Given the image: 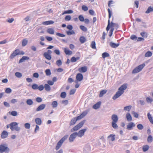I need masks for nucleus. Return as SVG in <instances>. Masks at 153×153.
Segmentation results:
<instances>
[{
	"mask_svg": "<svg viewBox=\"0 0 153 153\" xmlns=\"http://www.w3.org/2000/svg\"><path fill=\"white\" fill-rule=\"evenodd\" d=\"M132 106L131 105H128L125 107L124 108V110L129 111L131 109Z\"/></svg>",
	"mask_w": 153,
	"mask_h": 153,
	"instance_id": "nucleus-34",
	"label": "nucleus"
},
{
	"mask_svg": "<svg viewBox=\"0 0 153 153\" xmlns=\"http://www.w3.org/2000/svg\"><path fill=\"white\" fill-rule=\"evenodd\" d=\"M24 126L25 128L26 129H29L30 126V124L28 123H25Z\"/></svg>",
	"mask_w": 153,
	"mask_h": 153,
	"instance_id": "nucleus-57",
	"label": "nucleus"
},
{
	"mask_svg": "<svg viewBox=\"0 0 153 153\" xmlns=\"http://www.w3.org/2000/svg\"><path fill=\"white\" fill-rule=\"evenodd\" d=\"M54 22L51 20L48 21L43 22H42V24L44 25H48L54 23Z\"/></svg>",
	"mask_w": 153,
	"mask_h": 153,
	"instance_id": "nucleus-21",
	"label": "nucleus"
},
{
	"mask_svg": "<svg viewBox=\"0 0 153 153\" xmlns=\"http://www.w3.org/2000/svg\"><path fill=\"white\" fill-rule=\"evenodd\" d=\"M112 120V122H117L118 120V117L117 115L114 114H113L111 117Z\"/></svg>",
	"mask_w": 153,
	"mask_h": 153,
	"instance_id": "nucleus-13",
	"label": "nucleus"
},
{
	"mask_svg": "<svg viewBox=\"0 0 153 153\" xmlns=\"http://www.w3.org/2000/svg\"><path fill=\"white\" fill-rule=\"evenodd\" d=\"M18 124L16 122H13L10 124V128L12 131L14 130L19 131H20V128L18 126Z\"/></svg>",
	"mask_w": 153,
	"mask_h": 153,
	"instance_id": "nucleus-2",
	"label": "nucleus"
},
{
	"mask_svg": "<svg viewBox=\"0 0 153 153\" xmlns=\"http://www.w3.org/2000/svg\"><path fill=\"white\" fill-rule=\"evenodd\" d=\"M79 41L82 43H84L86 41L85 38L83 36H81L79 38Z\"/></svg>",
	"mask_w": 153,
	"mask_h": 153,
	"instance_id": "nucleus-32",
	"label": "nucleus"
},
{
	"mask_svg": "<svg viewBox=\"0 0 153 153\" xmlns=\"http://www.w3.org/2000/svg\"><path fill=\"white\" fill-rule=\"evenodd\" d=\"M140 35L143 37L146 38L147 37V34L146 32H143L140 33Z\"/></svg>",
	"mask_w": 153,
	"mask_h": 153,
	"instance_id": "nucleus-46",
	"label": "nucleus"
},
{
	"mask_svg": "<svg viewBox=\"0 0 153 153\" xmlns=\"http://www.w3.org/2000/svg\"><path fill=\"white\" fill-rule=\"evenodd\" d=\"M48 60H50L51 59V55L48 54L46 53H44L43 55Z\"/></svg>",
	"mask_w": 153,
	"mask_h": 153,
	"instance_id": "nucleus-19",
	"label": "nucleus"
},
{
	"mask_svg": "<svg viewBox=\"0 0 153 153\" xmlns=\"http://www.w3.org/2000/svg\"><path fill=\"white\" fill-rule=\"evenodd\" d=\"M131 114H133L135 118H138V117L139 115L138 114L134 111H132L131 112Z\"/></svg>",
	"mask_w": 153,
	"mask_h": 153,
	"instance_id": "nucleus-48",
	"label": "nucleus"
},
{
	"mask_svg": "<svg viewBox=\"0 0 153 153\" xmlns=\"http://www.w3.org/2000/svg\"><path fill=\"white\" fill-rule=\"evenodd\" d=\"M88 111H83L81 114V115L83 117H84L86 115L88 114Z\"/></svg>",
	"mask_w": 153,
	"mask_h": 153,
	"instance_id": "nucleus-59",
	"label": "nucleus"
},
{
	"mask_svg": "<svg viewBox=\"0 0 153 153\" xmlns=\"http://www.w3.org/2000/svg\"><path fill=\"white\" fill-rule=\"evenodd\" d=\"M68 135H66L63 137L58 143L56 147V149L57 150L59 149L61 146L63 142L67 139Z\"/></svg>",
	"mask_w": 153,
	"mask_h": 153,
	"instance_id": "nucleus-3",
	"label": "nucleus"
},
{
	"mask_svg": "<svg viewBox=\"0 0 153 153\" xmlns=\"http://www.w3.org/2000/svg\"><path fill=\"white\" fill-rule=\"evenodd\" d=\"M8 132L5 131H4L1 133V137L2 139H4L7 137L8 135Z\"/></svg>",
	"mask_w": 153,
	"mask_h": 153,
	"instance_id": "nucleus-14",
	"label": "nucleus"
},
{
	"mask_svg": "<svg viewBox=\"0 0 153 153\" xmlns=\"http://www.w3.org/2000/svg\"><path fill=\"white\" fill-rule=\"evenodd\" d=\"M152 11H153V10H152L151 7L150 6L148 8L146 12V13H149Z\"/></svg>",
	"mask_w": 153,
	"mask_h": 153,
	"instance_id": "nucleus-52",
	"label": "nucleus"
},
{
	"mask_svg": "<svg viewBox=\"0 0 153 153\" xmlns=\"http://www.w3.org/2000/svg\"><path fill=\"white\" fill-rule=\"evenodd\" d=\"M85 122V120H83L80 122L77 125L80 128H81Z\"/></svg>",
	"mask_w": 153,
	"mask_h": 153,
	"instance_id": "nucleus-42",
	"label": "nucleus"
},
{
	"mask_svg": "<svg viewBox=\"0 0 153 153\" xmlns=\"http://www.w3.org/2000/svg\"><path fill=\"white\" fill-rule=\"evenodd\" d=\"M11 92L12 90L10 88H7L5 90V92L7 94H9Z\"/></svg>",
	"mask_w": 153,
	"mask_h": 153,
	"instance_id": "nucleus-61",
	"label": "nucleus"
},
{
	"mask_svg": "<svg viewBox=\"0 0 153 153\" xmlns=\"http://www.w3.org/2000/svg\"><path fill=\"white\" fill-rule=\"evenodd\" d=\"M78 70L80 73H85L87 71V68L86 66H84L79 68Z\"/></svg>",
	"mask_w": 153,
	"mask_h": 153,
	"instance_id": "nucleus-17",
	"label": "nucleus"
},
{
	"mask_svg": "<svg viewBox=\"0 0 153 153\" xmlns=\"http://www.w3.org/2000/svg\"><path fill=\"white\" fill-rule=\"evenodd\" d=\"M146 100L148 103H151L153 102V99L152 98L150 97H146Z\"/></svg>",
	"mask_w": 153,
	"mask_h": 153,
	"instance_id": "nucleus-33",
	"label": "nucleus"
},
{
	"mask_svg": "<svg viewBox=\"0 0 153 153\" xmlns=\"http://www.w3.org/2000/svg\"><path fill=\"white\" fill-rule=\"evenodd\" d=\"M152 55V53L150 51H148L145 54V56L146 57H149L151 56Z\"/></svg>",
	"mask_w": 153,
	"mask_h": 153,
	"instance_id": "nucleus-40",
	"label": "nucleus"
},
{
	"mask_svg": "<svg viewBox=\"0 0 153 153\" xmlns=\"http://www.w3.org/2000/svg\"><path fill=\"white\" fill-rule=\"evenodd\" d=\"M102 56L103 58H105V57H109L110 55L108 53L104 52L102 53Z\"/></svg>",
	"mask_w": 153,
	"mask_h": 153,
	"instance_id": "nucleus-41",
	"label": "nucleus"
},
{
	"mask_svg": "<svg viewBox=\"0 0 153 153\" xmlns=\"http://www.w3.org/2000/svg\"><path fill=\"white\" fill-rule=\"evenodd\" d=\"M28 40L26 39H23L22 41V45L23 46H25L27 44Z\"/></svg>",
	"mask_w": 153,
	"mask_h": 153,
	"instance_id": "nucleus-35",
	"label": "nucleus"
},
{
	"mask_svg": "<svg viewBox=\"0 0 153 153\" xmlns=\"http://www.w3.org/2000/svg\"><path fill=\"white\" fill-rule=\"evenodd\" d=\"M127 88V85L126 84H123V85H121L118 88V91L113 97L112 99L113 100H115L120 97L123 94L124 92V90L126 89Z\"/></svg>",
	"mask_w": 153,
	"mask_h": 153,
	"instance_id": "nucleus-1",
	"label": "nucleus"
},
{
	"mask_svg": "<svg viewBox=\"0 0 153 153\" xmlns=\"http://www.w3.org/2000/svg\"><path fill=\"white\" fill-rule=\"evenodd\" d=\"M66 33L68 35H71L74 34L75 33L74 31L73 30L67 31Z\"/></svg>",
	"mask_w": 153,
	"mask_h": 153,
	"instance_id": "nucleus-43",
	"label": "nucleus"
},
{
	"mask_svg": "<svg viewBox=\"0 0 153 153\" xmlns=\"http://www.w3.org/2000/svg\"><path fill=\"white\" fill-rule=\"evenodd\" d=\"M51 105L53 108L57 107L58 105V103L57 101H53L51 103Z\"/></svg>",
	"mask_w": 153,
	"mask_h": 153,
	"instance_id": "nucleus-30",
	"label": "nucleus"
},
{
	"mask_svg": "<svg viewBox=\"0 0 153 153\" xmlns=\"http://www.w3.org/2000/svg\"><path fill=\"white\" fill-rule=\"evenodd\" d=\"M109 45L111 48H114L117 47L120 44L119 43L116 44L111 42L110 43Z\"/></svg>",
	"mask_w": 153,
	"mask_h": 153,
	"instance_id": "nucleus-16",
	"label": "nucleus"
},
{
	"mask_svg": "<svg viewBox=\"0 0 153 153\" xmlns=\"http://www.w3.org/2000/svg\"><path fill=\"white\" fill-rule=\"evenodd\" d=\"M107 91L106 90H103L100 91V94L99 97H102L103 95L106 93Z\"/></svg>",
	"mask_w": 153,
	"mask_h": 153,
	"instance_id": "nucleus-28",
	"label": "nucleus"
},
{
	"mask_svg": "<svg viewBox=\"0 0 153 153\" xmlns=\"http://www.w3.org/2000/svg\"><path fill=\"white\" fill-rule=\"evenodd\" d=\"M80 128L77 125L74 127L72 129H71V132H73L74 131H76L77 130L79 129Z\"/></svg>",
	"mask_w": 153,
	"mask_h": 153,
	"instance_id": "nucleus-29",
	"label": "nucleus"
},
{
	"mask_svg": "<svg viewBox=\"0 0 153 153\" xmlns=\"http://www.w3.org/2000/svg\"><path fill=\"white\" fill-rule=\"evenodd\" d=\"M45 90L47 91H49L51 90V88L50 85L47 84H45L44 86Z\"/></svg>",
	"mask_w": 153,
	"mask_h": 153,
	"instance_id": "nucleus-27",
	"label": "nucleus"
},
{
	"mask_svg": "<svg viewBox=\"0 0 153 153\" xmlns=\"http://www.w3.org/2000/svg\"><path fill=\"white\" fill-rule=\"evenodd\" d=\"M56 64L58 66H60L62 64V62L60 59L58 60L56 62Z\"/></svg>",
	"mask_w": 153,
	"mask_h": 153,
	"instance_id": "nucleus-53",
	"label": "nucleus"
},
{
	"mask_svg": "<svg viewBox=\"0 0 153 153\" xmlns=\"http://www.w3.org/2000/svg\"><path fill=\"white\" fill-rule=\"evenodd\" d=\"M76 132H74L71 134L70 136L69 141L70 142L74 141L75 139L77 136Z\"/></svg>",
	"mask_w": 153,
	"mask_h": 153,
	"instance_id": "nucleus-9",
	"label": "nucleus"
},
{
	"mask_svg": "<svg viewBox=\"0 0 153 153\" xmlns=\"http://www.w3.org/2000/svg\"><path fill=\"white\" fill-rule=\"evenodd\" d=\"M79 20L81 22H83L84 21V18L82 15H79L78 17Z\"/></svg>",
	"mask_w": 153,
	"mask_h": 153,
	"instance_id": "nucleus-62",
	"label": "nucleus"
},
{
	"mask_svg": "<svg viewBox=\"0 0 153 153\" xmlns=\"http://www.w3.org/2000/svg\"><path fill=\"white\" fill-rule=\"evenodd\" d=\"M135 125V124L133 122L129 123L127 126L126 128L128 130H132Z\"/></svg>",
	"mask_w": 153,
	"mask_h": 153,
	"instance_id": "nucleus-10",
	"label": "nucleus"
},
{
	"mask_svg": "<svg viewBox=\"0 0 153 153\" xmlns=\"http://www.w3.org/2000/svg\"><path fill=\"white\" fill-rule=\"evenodd\" d=\"M80 28L82 31L84 32H86L87 30V29L86 27L83 25H81L80 26Z\"/></svg>",
	"mask_w": 153,
	"mask_h": 153,
	"instance_id": "nucleus-47",
	"label": "nucleus"
},
{
	"mask_svg": "<svg viewBox=\"0 0 153 153\" xmlns=\"http://www.w3.org/2000/svg\"><path fill=\"white\" fill-rule=\"evenodd\" d=\"M147 116L148 119H149L150 122L152 124H153V120L152 119V116L149 113L147 114Z\"/></svg>",
	"mask_w": 153,
	"mask_h": 153,
	"instance_id": "nucleus-26",
	"label": "nucleus"
},
{
	"mask_svg": "<svg viewBox=\"0 0 153 153\" xmlns=\"http://www.w3.org/2000/svg\"><path fill=\"white\" fill-rule=\"evenodd\" d=\"M29 59V58L27 56H23L22 58L20 59L19 61V63H21L24 62V61L26 60H27Z\"/></svg>",
	"mask_w": 153,
	"mask_h": 153,
	"instance_id": "nucleus-23",
	"label": "nucleus"
},
{
	"mask_svg": "<svg viewBox=\"0 0 153 153\" xmlns=\"http://www.w3.org/2000/svg\"><path fill=\"white\" fill-rule=\"evenodd\" d=\"M66 96V93L65 92H63L61 93L60 94V97L61 98H65Z\"/></svg>",
	"mask_w": 153,
	"mask_h": 153,
	"instance_id": "nucleus-50",
	"label": "nucleus"
},
{
	"mask_svg": "<svg viewBox=\"0 0 153 153\" xmlns=\"http://www.w3.org/2000/svg\"><path fill=\"white\" fill-rule=\"evenodd\" d=\"M137 127L138 129L140 130H142L144 128L143 126L141 124H138L137 126Z\"/></svg>",
	"mask_w": 153,
	"mask_h": 153,
	"instance_id": "nucleus-54",
	"label": "nucleus"
},
{
	"mask_svg": "<svg viewBox=\"0 0 153 153\" xmlns=\"http://www.w3.org/2000/svg\"><path fill=\"white\" fill-rule=\"evenodd\" d=\"M47 32L49 34H53L54 33V30L53 28H50L47 29Z\"/></svg>",
	"mask_w": 153,
	"mask_h": 153,
	"instance_id": "nucleus-24",
	"label": "nucleus"
},
{
	"mask_svg": "<svg viewBox=\"0 0 153 153\" xmlns=\"http://www.w3.org/2000/svg\"><path fill=\"white\" fill-rule=\"evenodd\" d=\"M64 52L66 55H70L72 53L71 51L67 50L66 48H64Z\"/></svg>",
	"mask_w": 153,
	"mask_h": 153,
	"instance_id": "nucleus-31",
	"label": "nucleus"
},
{
	"mask_svg": "<svg viewBox=\"0 0 153 153\" xmlns=\"http://www.w3.org/2000/svg\"><path fill=\"white\" fill-rule=\"evenodd\" d=\"M149 146L147 145L143 146V150L144 152H145L149 149Z\"/></svg>",
	"mask_w": 153,
	"mask_h": 153,
	"instance_id": "nucleus-39",
	"label": "nucleus"
},
{
	"mask_svg": "<svg viewBox=\"0 0 153 153\" xmlns=\"http://www.w3.org/2000/svg\"><path fill=\"white\" fill-rule=\"evenodd\" d=\"M87 129L84 128L79 130L78 132H76L77 136L79 137H82L84 134L85 132L86 131Z\"/></svg>",
	"mask_w": 153,
	"mask_h": 153,
	"instance_id": "nucleus-8",
	"label": "nucleus"
},
{
	"mask_svg": "<svg viewBox=\"0 0 153 153\" xmlns=\"http://www.w3.org/2000/svg\"><path fill=\"white\" fill-rule=\"evenodd\" d=\"M108 138L109 140L113 141L115 140V135L113 134H110L108 137Z\"/></svg>",
	"mask_w": 153,
	"mask_h": 153,
	"instance_id": "nucleus-20",
	"label": "nucleus"
},
{
	"mask_svg": "<svg viewBox=\"0 0 153 153\" xmlns=\"http://www.w3.org/2000/svg\"><path fill=\"white\" fill-rule=\"evenodd\" d=\"M9 113H10V114L13 116H16L17 115V113L16 111H13L11 112H9Z\"/></svg>",
	"mask_w": 153,
	"mask_h": 153,
	"instance_id": "nucleus-49",
	"label": "nucleus"
},
{
	"mask_svg": "<svg viewBox=\"0 0 153 153\" xmlns=\"http://www.w3.org/2000/svg\"><path fill=\"white\" fill-rule=\"evenodd\" d=\"M46 74L47 76H50L51 74V71L49 69H47L45 71Z\"/></svg>",
	"mask_w": 153,
	"mask_h": 153,
	"instance_id": "nucleus-44",
	"label": "nucleus"
},
{
	"mask_svg": "<svg viewBox=\"0 0 153 153\" xmlns=\"http://www.w3.org/2000/svg\"><path fill=\"white\" fill-rule=\"evenodd\" d=\"M27 104L29 105H31L33 104V102L31 99H27L26 101Z\"/></svg>",
	"mask_w": 153,
	"mask_h": 153,
	"instance_id": "nucleus-37",
	"label": "nucleus"
},
{
	"mask_svg": "<svg viewBox=\"0 0 153 153\" xmlns=\"http://www.w3.org/2000/svg\"><path fill=\"white\" fill-rule=\"evenodd\" d=\"M117 122H111V125L113 128L114 129H117L118 128V126L116 124Z\"/></svg>",
	"mask_w": 153,
	"mask_h": 153,
	"instance_id": "nucleus-38",
	"label": "nucleus"
},
{
	"mask_svg": "<svg viewBox=\"0 0 153 153\" xmlns=\"http://www.w3.org/2000/svg\"><path fill=\"white\" fill-rule=\"evenodd\" d=\"M145 66L144 63L136 67L132 71V74L137 73L140 71Z\"/></svg>",
	"mask_w": 153,
	"mask_h": 153,
	"instance_id": "nucleus-4",
	"label": "nucleus"
},
{
	"mask_svg": "<svg viewBox=\"0 0 153 153\" xmlns=\"http://www.w3.org/2000/svg\"><path fill=\"white\" fill-rule=\"evenodd\" d=\"M36 101L38 102H40L42 101V99L40 97H37L36 99Z\"/></svg>",
	"mask_w": 153,
	"mask_h": 153,
	"instance_id": "nucleus-63",
	"label": "nucleus"
},
{
	"mask_svg": "<svg viewBox=\"0 0 153 153\" xmlns=\"http://www.w3.org/2000/svg\"><path fill=\"white\" fill-rule=\"evenodd\" d=\"M115 27L117 29L118 27V25L116 23H113L112 22H111V24H110V20H108V23L107 27L106 28V30L107 31H108L110 27Z\"/></svg>",
	"mask_w": 153,
	"mask_h": 153,
	"instance_id": "nucleus-6",
	"label": "nucleus"
},
{
	"mask_svg": "<svg viewBox=\"0 0 153 153\" xmlns=\"http://www.w3.org/2000/svg\"><path fill=\"white\" fill-rule=\"evenodd\" d=\"M71 17L70 15L66 16L65 17V20L66 21H69L71 19Z\"/></svg>",
	"mask_w": 153,
	"mask_h": 153,
	"instance_id": "nucleus-56",
	"label": "nucleus"
},
{
	"mask_svg": "<svg viewBox=\"0 0 153 153\" xmlns=\"http://www.w3.org/2000/svg\"><path fill=\"white\" fill-rule=\"evenodd\" d=\"M35 122L36 124L38 125H41L42 124V120L40 118H36Z\"/></svg>",
	"mask_w": 153,
	"mask_h": 153,
	"instance_id": "nucleus-25",
	"label": "nucleus"
},
{
	"mask_svg": "<svg viewBox=\"0 0 153 153\" xmlns=\"http://www.w3.org/2000/svg\"><path fill=\"white\" fill-rule=\"evenodd\" d=\"M137 37L135 35H133L131 36L130 39L134 40H136L137 39Z\"/></svg>",
	"mask_w": 153,
	"mask_h": 153,
	"instance_id": "nucleus-60",
	"label": "nucleus"
},
{
	"mask_svg": "<svg viewBox=\"0 0 153 153\" xmlns=\"http://www.w3.org/2000/svg\"><path fill=\"white\" fill-rule=\"evenodd\" d=\"M9 149L5 144H1L0 145V152L2 153L4 152H8Z\"/></svg>",
	"mask_w": 153,
	"mask_h": 153,
	"instance_id": "nucleus-5",
	"label": "nucleus"
},
{
	"mask_svg": "<svg viewBox=\"0 0 153 153\" xmlns=\"http://www.w3.org/2000/svg\"><path fill=\"white\" fill-rule=\"evenodd\" d=\"M91 47L93 49H96V43L94 41H93L92 42L91 44Z\"/></svg>",
	"mask_w": 153,
	"mask_h": 153,
	"instance_id": "nucleus-51",
	"label": "nucleus"
},
{
	"mask_svg": "<svg viewBox=\"0 0 153 153\" xmlns=\"http://www.w3.org/2000/svg\"><path fill=\"white\" fill-rule=\"evenodd\" d=\"M126 117L128 122L131 121L132 120L131 116L129 113H127L126 114Z\"/></svg>",
	"mask_w": 153,
	"mask_h": 153,
	"instance_id": "nucleus-18",
	"label": "nucleus"
},
{
	"mask_svg": "<svg viewBox=\"0 0 153 153\" xmlns=\"http://www.w3.org/2000/svg\"><path fill=\"white\" fill-rule=\"evenodd\" d=\"M45 104H41L36 108V111L37 112H38L42 110L45 108Z\"/></svg>",
	"mask_w": 153,
	"mask_h": 153,
	"instance_id": "nucleus-12",
	"label": "nucleus"
},
{
	"mask_svg": "<svg viewBox=\"0 0 153 153\" xmlns=\"http://www.w3.org/2000/svg\"><path fill=\"white\" fill-rule=\"evenodd\" d=\"M32 88L33 90H36L38 89V86L36 84H34L32 86Z\"/></svg>",
	"mask_w": 153,
	"mask_h": 153,
	"instance_id": "nucleus-55",
	"label": "nucleus"
},
{
	"mask_svg": "<svg viewBox=\"0 0 153 153\" xmlns=\"http://www.w3.org/2000/svg\"><path fill=\"white\" fill-rule=\"evenodd\" d=\"M15 75L17 77L20 78L22 76V74L20 72H16L15 73Z\"/></svg>",
	"mask_w": 153,
	"mask_h": 153,
	"instance_id": "nucleus-45",
	"label": "nucleus"
},
{
	"mask_svg": "<svg viewBox=\"0 0 153 153\" xmlns=\"http://www.w3.org/2000/svg\"><path fill=\"white\" fill-rule=\"evenodd\" d=\"M147 141L148 142H151L152 141V137L151 135H149L147 139Z\"/></svg>",
	"mask_w": 153,
	"mask_h": 153,
	"instance_id": "nucleus-58",
	"label": "nucleus"
},
{
	"mask_svg": "<svg viewBox=\"0 0 153 153\" xmlns=\"http://www.w3.org/2000/svg\"><path fill=\"white\" fill-rule=\"evenodd\" d=\"M80 58L79 57H77L76 58H75L74 57H73L71 58V61L72 62H76L77 60H79V59Z\"/></svg>",
	"mask_w": 153,
	"mask_h": 153,
	"instance_id": "nucleus-36",
	"label": "nucleus"
},
{
	"mask_svg": "<svg viewBox=\"0 0 153 153\" xmlns=\"http://www.w3.org/2000/svg\"><path fill=\"white\" fill-rule=\"evenodd\" d=\"M20 54L19 53V51L18 49L16 50L13 52L11 54L10 56V58L11 59L14 58L16 55Z\"/></svg>",
	"mask_w": 153,
	"mask_h": 153,
	"instance_id": "nucleus-11",
	"label": "nucleus"
},
{
	"mask_svg": "<svg viewBox=\"0 0 153 153\" xmlns=\"http://www.w3.org/2000/svg\"><path fill=\"white\" fill-rule=\"evenodd\" d=\"M44 88V86L43 85H41L38 86V89L39 91H41L43 90Z\"/></svg>",
	"mask_w": 153,
	"mask_h": 153,
	"instance_id": "nucleus-64",
	"label": "nucleus"
},
{
	"mask_svg": "<svg viewBox=\"0 0 153 153\" xmlns=\"http://www.w3.org/2000/svg\"><path fill=\"white\" fill-rule=\"evenodd\" d=\"M83 79V76L82 74L78 73L77 74L76 76V80L75 81L76 83H77L78 82L81 81Z\"/></svg>",
	"mask_w": 153,
	"mask_h": 153,
	"instance_id": "nucleus-7",
	"label": "nucleus"
},
{
	"mask_svg": "<svg viewBox=\"0 0 153 153\" xmlns=\"http://www.w3.org/2000/svg\"><path fill=\"white\" fill-rule=\"evenodd\" d=\"M101 104V102H98L93 106V108L95 109H97L100 107Z\"/></svg>",
	"mask_w": 153,
	"mask_h": 153,
	"instance_id": "nucleus-15",
	"label": "nucleus"
},
{
	"mask_svg": "<svg viewBox=\"0 0 153 153\" xmlns=\"http://www.w3.org/2000/svg\"><path fill=\"white\" fill-rule=\"evenodd\" d=\"M77 121V120L75 117L73 118L71 120L69 125L70 126H72L74 125Z\"/></svg>",
	"mask_w": 153,
	"mask_h": 153,
	"instance_id": "nucleus-22",
	"label": "nucleus"
}]
</instances>
